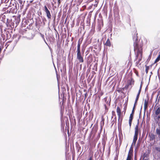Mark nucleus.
<instances>
[{
    "label": "nucleus",
    "mask_w": 160,
    "mask_h": 160,
    "mask_svg": "<svg viewBox=\"0 0 160 160\" xmlns=\"http://www.w3.org/2000/svg\"><path fill=\"white\" fill-rule=\"evenodd\" d=\"M136 106V105H134V106L133 108V109H132V113L130 114H132V115H134Z\"/></svg>",
    "instance_id": "17"
},
{
    "label": "nucleus",
    "mask_w": 160,
    "mask_h": 160,
    "mask_svg": "<svg viewBox=\"0 0 160 160\" xmlns=\"http://www.w3.org/2000/svg\"><path fill=\"white\" fill-rule=\"evenodd\" d=\"M138 124L136 125L135 127V133L133 139L137 140L138 136Z\"/></svg>",
    "instance_id": "6"
},
{
    "label": "nucleus",
    "mask_w": 160,
    "mask_h": 160,
    "mask_svg": "<svg viewBox=\"0 0 160 160\" xmlns=\"http://www.w3.org/2000/svg\"><path fill=\"white\" fill-rule=\"evenodd\" d=\"M83 40V38H80L79 39V40L78 42L77 50H80V45L82 42Z\"/></svg>",
    "instance_id": "9"
},
{
    "label": "nucleus",
    "mask_w": 160,
    "mask_h": 160,
    "mask_svg": "<svg viewBox=\"0 0 160 160\" xmlns=\"http://www.w3.org/2000/svg\"><path fill=\"white\" fill-rule=\"evenodd\" d=\"M20 17L21 15H19L17 17L15 16H13V17L15 18V20L14 21V22H15L17 25H18L20 22Z\"/></svg>",
    "instance_id": "7"
},
{
    "label": "nucleus",
    "mask_w": 160,
    "mask_h": 160,
    "mask_svg": "<svg viewBox=\"0 0 160 160\" xmlns=\"http://www.w3.org/2000/svg\"><path fill=\"white\" fill-rule=\"evenodd\" d=\"M93 4H92L91 5L89 6V8L90 9L91 8H92V6H93Z\"/></svg>",
    "instance_id": "37"
},
{
    "label": "nucleus",
    "mask_w": 160,
    "mask_h": 160,
    "mask_svg": "<svg viewBox=\"0 0 160 160\" xmlns=\"http://www.w3.org/2000/svg\"><path fill=\"white\" fill-rule=\"evenodd\" d=\"M160 60V52H159V54L158 55V57L156 59L154 63H155L157 62H158Z\"/></svg>",
    "instance_id": "14"
},
{
    "label": "nucleus",
    "mask_w": 160,
    "mask_h": 160,
    "mask_svg": "<svg viewBox=\"0 0 160 160\" xmlns=\"http://www.w3.org/2000/svg\"><path fill=\"white\" fill-rule=\"evenodd\" d=\"M101 118L102 120L101 122V123L102 122H103L104 121V118L103 116H102Z\"/></svg>",
    "instance_id": "30"
},
{
    "label": "nucleus",
    "mask_w": 160,
    "mask_h": 160,
    "mask_svg": "<svg viewBox=\"0 0 160 160\" xmlns=\"http://www.w3.org/2000/svg\"><path fill=\"white\" fill-rule=\"evenodd\" d=\"M143 156L144 157V158H145V156H146V154L144 153V154L143 155Z\"/></svg>",
    "instance_id": "39"
},
{
    "label": "nucleus",
    "mask_w": 160,
    "mask_h": 160,
    "mask_svg": "<svg viewBox=\"0 0 160 160\" xmlns=\"http://www.w3.org/2000/svg\"><path fill=\"white\" fill-rule=\"evenodd\" d=\"M118 91L119 92H120L121 91V90L119 89V90H118Z\"/></svg>",
    "instance_id": "41"
},
{
    "label": "nucleus",
    "mask_w": 160,
    "mask_h": 160,
    "mask_svg": "<svg viewBox=\"0 0 160 160\" xmlns=\"http://www.w3.org/2000/svg\"><path fill=\"white\" fill-rule=\"evenodd\" d=\"M133 115H132V114L130 115L129 120V124L130 127L131 126V125L132 121L133 118Z\"/></svg>",
    "instance_id": "12"
},
{
    "label": "nucleus",
    "mask_w": 160,
    "mask_h": 160,
    "mask_svg": "<svg viewBox=\"0 0 160 160\" xmlns=\"http://www.w3.org/2000/svg\"><path fill=\"white\" fill-rule=\"evenodd\" d=\"M155 138V136L153 135H151L150 137V140H153V139H154Z\"/></svg>",
    "instance_id": "23"
},
{
    "label": "nucleus",
    "mask_w": 160,
    "mask_h": 160,
    "mask_svg": "<svg viewBox=\"0 0 160 160\" xmlns=\"http://www.w3.org/2000/svg\"><path fill=\"white\" fill-rule=\"evenodd\" d=\"M112 118H113V117L115 116V118H116V115L115 114V112L114 111H112Z\"/></svg>",
    "instance_id": "24"
},
{
    "label": "nucleus",
    "mask_w": 160,
    "mask_h": 160,
    "mask_svg": "<svg viewBox=\"0 0 160 160\" xmlns=\"http://www.w3.org/2000/svg\"><path fill=\"white\" fill-rule=\"evenodd\" d=\"M104 106L105 107V114L106 113L108 112V108L107 107L106 104L104 105Z\"/></svg>",
    "instance_id": "18"
},
{
    "label": "nucleus",
    "mask_w": 160,
    "mask_h": 160,
    "mask_svg": "<svg viewBox=\"0 0 160 160\" xmlns=\"http://www.w3.org/2000/svg\"><path fill=\"white\" fill-rule=\"evenodd\" d=\"M87 160H93V155H92L90 156L89 158L87 159Z\"/></svg>",
    "instance_id": "25"
},
{
    "label": "nucleus",
    "mask_w": 160,
    "mask_h": 160,
    "mask_svg": "<svg viewBox=\"0 0 160 160\" xmlns=\"http://www.w3.org/2000/svg\"><path fill=\"white\" fill-rule=\"evenodd\" d=\"M18 1L21 5H22V0H18Z\"/></svg>",
    "instance_id": "32"
},
{
    "label": "nucleus",
    "mask_w": 160,
    "mask_h": 160,
    "mask_svg": "<svg viewBox=\"0 0 160 160\" xmlns=\"http://www.w3.org/2000/svg\"><path fill=\"white\" fill-rule=\"evenodd\" d=\"M58 6H59L61 3V0H58Z\"/></svg>",
    "instance_id": "34"
},
{
    "label": "nucleus",
    "mask_w": 160,
    "mask_h": 160,
    "mask_svg": "<svg viewBox=\"0 0 160 160\" xmlns=\"http://www.w3.org/2000/svg\"><path fill=\"white\" fill-rule=\"evenodd\" d=\"M160 113V108L158 107L156 110L155 112V114L158 115Z\"/></svg>",
    "instance_id": "15"
},
{
    "label": "nucleus",
    "mask_w": 160,
    "mask_h": 160,
    "mask_svg": "<svg viewBox=\"0 0 160 160\" xmlns=\"http://www.w3.org/2000/svg\"><path fill=\"white\" fill-rule=\"evenodd\" d=\"M159 123H160V122H159Z\"/></svg>",
    "instance_id": "47"
},
{
    "label": "nucleus",
    "mask_w": 160,
    "mask_h": 160,
    "mask_svg": "<svg viewBox=\"0 0 160 160\" xmlns=\"http://www.w3.org/2000/svg\"><path fill=\"white\" fill-rule=\"evenodd\" d=\"M44 8L43 10L46 12L47 18L49 19H51L52 17L51 14L46 6L45 5L44 6Z\"/></svg>",
    "instance_id": "5"
},
{
    "label": "nucleus",
    "mask_w": 160,
    "mask_h": 160,
    "mask_svg": "<svg viewBox=\"0 0 160 160\" xmlns=\"http://www.w3.org/2000/svg\"><path fill=\"white\" fill-rule=\"evenodd\" d=\"M14 8H11V10L9 11V13L11 12L12 13H13L14 12Z\"/></svg>",
    "instance_id": "21"
},
{
    "label": "nucleus",
    "mask_w": 160,
    "mask_h": 160,
    "mask_svg": "<svg viewBox=\"0 0 160 160\" xmlns=\"http://www.w3.org/2000/svg\"><path fill=\"white\" fill-rule=\"evenodd\" d=\"M101 123V126H102H102H103L104 124V122H102Z\"/></svg>",
    "instance_id": "36"
},
{
    "label": "nucleus",
    "mask_w": 160,
    "mask_h": 160,
    "mask_svg": "<svg viewBox=\"0 0 160 160\" xmlns=\"http://www.w3.org/2000/svg\"><path fill=\"white\" fill-rule=\"evenodd\" d=\"M134 81L132 78H131L130 79H128L127 82V83L124 87L123 89H128L129 88V87L132 85H133L134 84Z\"/></svg>",
    "instance_id": "3"
},
{
    "label": "nucleus",
    "mask_w": 160,
    "mask_h": 160,
    "mask_svg": "<svg viewBox=\"0 0 160 160\" xmlns=\"http://www.w3.org/2000/svg\"><path fill=\"white\" fill-rule=\"evenodd\" d=\"M146 69L145 71L146 74H147L148 72V70L149 69V67L148 66H145Z\"/></svg>",
    "instance_id": "20"
},
{
    "label": "nucleus",
    "mask_w": 160,
    "mask_h": 160,
    "mask_svg": "<svg viewBox=\"0 0 160 160\" xmlns=\"http://www.w3.org/2000/svg\"><path fill=\"white\" fill-rule=\"evenodd\" d=\"M139 95L138 94H137L136 98L135 101L134 103V105H137V104L138 101V98H139Z\"/></svg>",
    "instance_id": "13"
},
{
    "label": "nucleus",
    "mask_w": 160,
    "mask_h": 160,
    "mask_svg": "<svg viewBox=\"0 0 160 160\" xmlns=\"http://www.w3.org/2000/svg\"><path fill=\"white\" fill-rule=\"evenodd\" d=\"M98 136L99 137L100 136V134H98Z\"/></svg>",
    "instance_id": "43"
},
{
    "label": "nucleus",
    "mask_w": 160,
    "mask_h": 160,
    "mask_svg": "<svg viewBox=\"0 0 160 160\" xmlns=\"http://www.w3.org/2000/svg\"><path fill=\"white\" fill-rule=\"evenodd\" d=\"M143 160H148L147 159H143Z\"/></svg>",
    "instance_id": "44"
},
{
    "label": "nucleus",
    "mask_w": 160,
    "mask_h": 160,
    "mask_svg": "<svg viewBox=\"0 0 160 160\" xmlns=\"http://www.w3.org/2000/svg\"><path fill=\"white\" fill-rule=\"evenodd\" d=\"M116 111L118 117V120H119L120 118L121 114V110L119 107L118 106L117 107L116 109Z\"/></svg>",
    "instance_id": "8"
},
{
    "label": "nucleus",
    "mask_w": 160,
    "mask_h": 160,
    "mask_svg": "<svg viewBox=\"0 0 160 160\" xmlns=\"http://www.w3.org/2000/svg\"><path fill=\"white\" fill-rule=\"evenodd\" d=\"M95 2L96 3L94 5V6L95 7H97L98 6V1H97L96 0H95Z\"/></svg>",
    "instance_id": "27"
},
{
    "label": "nucleus",
    "mask_w": 160,
    "mask_h": 160,
    "mask_svg": "<svg viewBox=\"0 0 160 160\" xmlns=\"http://www.w3.org/2000/svg\"><path fill=\"white\" fill-rule=\"evenodd\" d=\"M102 160H103V159H102Z\"/></svg>",
    "instance_id": "46"
},
{
    "label": "nucleus",
    "mask_w": 160,
    "mask_h": 160,
    "mask_svg": "<svg viewBox=\"0 0 160 160\" xmlns=\"http://www.w3.org/2000/svg\"><path fill=\"white\" fill-rule=\"evenodd\" d=\"M77 59L78 60L79 62L80 63H83L84 62V59L83 58V54L82 55L81 52V50H77Z\"/></svg>",
    "instance_id": "2"
},
{
    "label": "nucleus",
    "mask_w": 160,
    "mask_h": 160,
    "mask_svg": "<svg viewBox=\"0 0 160 160\" xmlns=\"http://www.w3.org/2000/svg\"><path fill=\"white\" fill-rule=\"evenodd\" d=\"M99 0H97V1H99Z\"/></svg>",
    "instance_id": "45"
},
{
    "label": "nucleus",
    "mask_w": 160,
    "mask_h": 160,
    "mask_svg": "<svg viewBox=\"0 0 160 160\" xmlns=\"http://www.w3.org/2000/svg\"><path fill=\"white\" fill-rule=\"evenodd\" d=\"M141 88H142V87H141V86L139 90L138 93L137 94H138V95H140V93H141Z\"/></svg>",
    "instance_id": "28"
},
{
    "label": "nucleus",
    "mask_w": 160,
    "mask_h": 160,
    "mask_svg": "<svg viewBox=\"0 0 160 160\" xmlns=\"http://www.w3.org/2000/svg\"><path fill=\"white\" fill-rule=\"evenodd\" d=\"M9 7V6H7V5H6V7L3 8V9H5V10H6V9L7 8H8Z\"/></svg>",
    "instance_id": "35"
},
{
    "label": "nucleus",
    "mask_w": 160,
    "mask_h": 160,
    "mask_svg": "<svg viewBox=\"0 0 160 160\" xmlns=\"http://www.w3.org/2000/svg\"><path fill=\"white\" fill-rule=\"evenodd\" d=\"M53 2H52V5L53 6H54L55 4L56 3V0H53Z\"/></svg>",
    "instance_id": "26"
},
{
    "label": "nucleus",
    "mask_w": 160,
    "mask_h": 160,
    "mask_svg": "<svg viewBox=\"0 0 160 160\" xmlns=\"http://www.w3.org/2000/svg\"><path fill=\"white\" fill-rule=\"evenodd\" d=\"M32 2H33V0H32V1H30V3H32Z\"/></svg>",
    "instance_id": "40"
},
{
    "label": "nucleus",
    "mask_w": 160,
    "mask_h": 160,
    "mask_svg": "<svg viewBox=\"0 0 160 160\" xmlns=\"http://www.w3.org/2000/svg\"><path fill=\"white\" fill-rule=\"evenodd\" d=\"M156 132L157 134L160 135V129H157L156 130Z\"/></svg>",
    "instance_id": "22"
},
{
    "label": "nucleus",
    "mask_w": 160,
    "mask_h": 160,
    "mask_svg": "<svg viewBox=\"0 0 160 160\" xmlns=\"http://www.w3.org/2000/svg\"><path fill=\"white\" fill-rule=\"evenodd\" d=\"M104 45L106 46H108L109 47L111 46V44L109 38H108L107 39V40L106 43H105Z\"/></svg>",
    "instance_id": "10"
},
{
    "label": "nucleus",
    "mask_w": 160,
    "mask_h": 160,
    "mask_svg": "<svg viewBox=\"0 0 160 160\" xmlns=\"http://www.w3.org/2000/svg\"><path fill=\"white\" fill-rule=\"evenodd\" d=\"M135 73L136 74V75L137 76H139V74H138V71H137V70H136L135 71Z\"/></svg>",
    "instance_id": "31"
},
{
    "label": "nucleus",
    "mask_w": 160,
    "mask_h": 160,
    "mask_svg": "<svg viewBox=\"0 0 160 160\" xmlns=\"http://www.w3.org/2000/svg\"><path fill=\"white\" fill-rule=\"evenodd\" d=\"M102 145H103V149H104L105 147V142H103L102 143Z\"/></svg>",
    "instance_id": "33"
},
{
    "label": "nucleus",
    "mask_w": 160,
    "mask_h": 160,
    "mask_svg": "<svg viewBox=\"0 0 160 160\" xmlns=\"http://www.w3.org/2000/svg\"><path fill=\"white\" fill-rule=\"evenodd\" d=\"M133 156V149L131 146L129 149L126 160H132Z\"/></svg>",
    "instance_id": "4"
},
{
    "label": "nucleus",
    "mask_w": 160,
    "mask_h": 160,
    "mask_svg": "<svg viewBox=\"0 0 160 160\" xmlns=\"http://www.w3.org/2000/svg\"><path fill=\"white\" fill-rule=\"evenodd\" d=\"M154 149L158 152L160 153V146L157 147L156 146L154 147Z\"/></svg>",
    "instance_id": "16"
},
{
    "label": "nucleus",
    "mask_w": 160,
    "mask_h": 160,
    "mask_svg": "<svg viewBox=\"0 0 160 160\" xmlns=\"http://www.w3.org/2000/svg\"><path fill=\"white\" fill-rule=\"evenodd\" d=\"M137 33L133 37V40L135 41L133 43L134 50L136 54L135 60L137 61V63H138L142 59V57L143 43L138 42V40Z\"/></svg>",
    "instance_id": "1"
},
{
    "label": "nucleus",
    "mask_w": 160,
    "mask_h": 160,
    "mask_svg": "<svg viewBox=\"0 0 160 160\" xmlns=\"http://www.w3.org/2000/svg\"><path fill=\"white\" fill-rule=\"evenodd\" d=\"M81 143L82 144H84V142H83V141H82V142H81Z\"/></svg>",
    "instance_id": "42"
},
{
    "label": "nucleus",
    "mask_w": 160,
    "mask_h": 160,
    "mask_svg": "<svg viewBox=\"0 0 160 160\" xmlns=\"http://www.w3.org/2000/svg\"><path fill=\"white\" fill-rule=\"evenodd\" d=\"M83 0H78V1L77 2V5L78 6H79L80 5L81 3L82 2Z\"/></svg>",
    "instance_id": "19"
},
{
    "label": "nucleus",
    "mask_w": 160,
    "mask_h": 160,
    "mask_svg": "<svg viewBox=\"0 0 160 160\" xmlns=\"http://www.w3.org/2000/svg\"><path fill=\"white\" fill-rule=\"evenodd\" d=\"M93 0H88L87 2H91Z\"/></svg>",
    "instance_id": "38"
},
{
    "label": "nucleus",
    "mask_w": 160,
    "mask_h": 160,
    "mask_svg": "<svg viewBox=\"0 0 160 160\" xmlns=\"http://www.w3.org/2000/svg\"><path fill=\"white\" fill-rule=\"evenodd\" d=\"M148 102L146 100H145L144 103V109L145 110H147L148 107Z\"/></svg>",
    "instance_id": "11"
},
{
    "label": "nucleus",
    "mask_w": 160,
    "mask_h": 160,
    "mask_svg": "<svg viewBox=\"0 0 160 160\" xmlns=\"http://www.w3.org/2000/svg\"><path fill=\"white\" fill-rule=\"evenodd\" d=\"M137 141V140H136L133 139L132 144H133L134 145H135L136 144Z\"/></svg>",
    "instance_id": "29"
}]
</instances>
